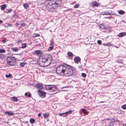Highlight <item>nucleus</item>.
I'll return each instance as SVG.
<instances>
[{
  "label": "nucleus",
  "instance_id": "21",
  "mask_svg": "<svg viewBox=\"0 0 126 126\" xmlns=\"http://www.w3.org/2000/svg\"><path fill=\"white\" fill-rule=\"evenodd\" d=\"M6 4H3V5H1V9L2 10H4V9H5L6 7Z\"/></svg>",
  "mask_w": 126,
  "mask_h": 126
},
{
  "label": "nucleus",
  "instance_id": "19",
  "mask_svg": "<svg viewBox=\"0 0 126 126\" xmlns=\"http://www.w3.org/2000/svg\"><path fill=\"white\" fill-rule=\"evenodd\" d=\"M25 95L26 96H28V97H31V93L29 92H26L25 94Z\"/></svg>",
  "mask_w": 126,
  "mask_h": 126
},
{
  "label": "nucleus",
  "instance_id": "12",
  "mask_svg": "<svg viewBox=\"0 0 126 126\" xmlns=\"http://www.w3.org/2000/svg\"><path fill=\"white\" fill-rule=\"evenodd\" d=\"M126 35V33L125 32H122L119 33L117 36L119 37H122Z\"/></svg>",
  "mask_w": 126,
  "mask_h": 126
},
{
  "label": "nucleus",
  "instance_id": "54",
  "mask_svg": "<svg viewBox=\"0 0 126 126\" xmlns=\"http://www.w3.org/2000/svg\"><path fill=\"white\" fill-rule=\"evenodd\" d=\"M11 24H8V26H11Z\"/></svg>",
  "mask_w": 126,
  "mask_h": 126
},
{
  "label": "nucleus",
  "instance_id": "39",
  "mask_svg": "<svg viewBox=\"0 0 126 126\" xmlns=\"http://www.w3.org/2000/svg\"><path fill=\"white\" fill-rule=\"evenodd\" d=\"M22 40L21 39H18L16 41L17 43H20L22 42Z\"/></svg>",
  "mask_w": 126,
  "mask_h": 126
},
{
  "label": "nucleus",
  "instance_id": "41",
  "mask_svg": "<svg viewBox=\"0 0 126 126\" xmlns=\"http://www.w3.org/2000/svg\"><path fill=\"white\" fill-rule=\"evenodd\" d=\"M109 126H114V125L111 122H110V123Z\"/></svg>",
  "mask_w": 126,
  "mask_h": 126
},
{
  "label": "nucleus",
  "instance_id": "5",
  "mask_svg": "<svg viewBox=\"0 0 126 126\" xmlns=\"http://www.w3.org/2000/svg\"><path fill=\"white\" fill-rule=\"evenodd\" d=\"M44 88L47 90H49L50 92L51 91L53 94H56L57 93V92L55 93L56 91L57 88L56 86L54 85H46Z\"/></svg>",
  "mask_w": 126,
  "mask_h": 126
},
{
  "label": "nucleus",
  "instance_id": "44",
  "mask_svg": "<svg viewBox=\"0 0 126 126\" xmlns=\"http://www.w3.org/2000/svg\"><path fill=\"white\" fill-rule=\"evenodd\" d=\"M107 46H110L111 45V44L110 43H107Z\"/></svg>",
  "mask_w": 126,
  "mask_h": 126
},
{
  "label": "nucleus",
  "instance_id": "10",
  "mask_svg": "<svg viewBox=\"0 0 126 126\" xmlns=\"http://www.w3.org/2000/svg\"><path fill=\"white\" fill-rule=\"evenodd\" d=\"M36 88L39 89H41L43 88V86L42 84L41 83H37L35 86Z\"/></svg>",
  "mask_w": 126,
  "mask_h": 126
},
{
  "label": "nucleus",
  "instance_id": "43",
  "mask_svg": "<svg viewBox=\"0 0 126 126\" xmlns=\"http://www.w3.org/2000/svg\"><path fill=\"white\" fill-rule=\"evenodd\" d=\"M21 26H24L25 25V23H23L21 24Z\"/></svg>",
  "mask_w": 126,
  "mask_h": 126
},
{
  "label": "nucleus",
  "instance_id": "56",
  "mask_svg": "<svg viewBox=\"0 0 126 126\" xmlns=\"http://www.w3.org/2000/svg\"><path fill=\"white\" fill-rule=\"evenodd\" d=\"M123 1H126V0H122Z\"/></svg>",
  "mask_w": 126,
  "mask_h": 126
},
{
  "label": "nucleus",
  "instance_id": "37",
  "mask_svg": "<svg viewBox=\"0 0 126 126\" xmlns=\"http://www.w3.org/2000/svg\"><path fill=\"white\" fill-rule=\"evenodd\" d=\"M79 6V4H77L75 5L74 6V8H78Z\"/></svg>",
  "mask_w": 126,
  "mask_h": 126
},
{
  "label": "nucleus",
  "instance_id": "26",
  "mask_svg": "<svg viewBox=\"0 0 126 126\" xmlns=\"http://www.w3.org/2000/svg\"><path fill=\"white\" fill-rule=\"evenodd\" d=\"M27 63H20L19 65L21 67H24L25 65H26Z\"/></svg>",
  "mask_w": 126,
  "mask_h": 126
},
{
  "label": "nucleus",
  "instance_id": "46",
  "mask_svg": "<svg viewBox=\"0 0 126 126\" xmlns=\"http://www.w3.org/2000/svg\"><path fill=\"white\" fill-rule=\"evenodd\" d=\"M38 115L39 117H40L41 116V114L40 113H39L38 114Z\"/></svg>",
  "mask_w": 126,
  "mask_h": 126
},
{
  "label": "nucleus",
  "instance_id": "13",
  "mask_svg": "<svg viewBox=\"0 0 126 126\" xmlns=\"http://www.w3.org/2000/svg\"><path fill=\"white\" fill-rule=\"evenodd\" d=\"M34 53L38 56L42 54L41 51L40 50H38L35 51L34 52Z\"/></svg>",
  "mask_w": 126,
  "mask_h": 126
},
{
  "label": "nucleus",
  "instance_id": "38",
  "mask_svg": "<svg viewBox=\"0 0 126 126\" xmlns=\"http://www.w3.org/2000/svg\"><path fill=\"white\" fill-rule=\"evenodd\" d=\"M97 43L99 45H101V41L100 40H98L97 41Z\"/></svg>",
  "mask_w": 126,
  "mask_h": 126
},
{
  "label": "nucleus",
  "instance_id": "52",
  "mask_svg": "<svg viewBox=\"0 0 126 126\" xmlns=\"http://www.w3.org/2000/svg\"><path fill=\"white\" fill-rule=\"evenodd\" d=\"M106 18H110V17H106Z\"/></svg>",
  "mask_w": 126,
  "mask_h": 126
},
{
  "label": "nucleus",
  "instance_id": "34",
  "mask_svg": "<svg viewBox=\"0 0 126 126\" xmlns=\"http://www.w3.org/2000/svg\"><path fill=\"white\" fill-rule=\"evenodd\" d=\"M81 76L84 78L86 76V74L84 73H82L81 74Z\"/></svg>",
  "mask_w": 126,
  "mask_h": 126
},
{
  "label": "nucleus",
  "instance_id": "14",
  "mask_svg": "<svg viewBox=\"0 0 126 126\" xmlns=\"http://www.w3.org/2000/svg\"><path fill=\"white\" fill-rule=\"evenodd\" d=\"M11 49L12 51L15 52H17L19 50V49L17 47H11Z\"/></svg>",
  "mask_w": 126,
  "mask_h": 126
},
{
  "label": "nucleus",
  "instance_id": "16",
  "mask_svg": "<svg viewBox=\"0 0 126 126\" xmlns=\"http://www.w3.org/2000/svg\"><path fill=\"white\" fill-rule=\"evenodd\" d=\"M11 99L13 101L16 102L18 101V99L15 97H13L11 98Z\"/></svg>",
  "mask_w": 126,
  "mask_h": 126
},
{
  "label": "nucleus",
  "instance_id": "3",
  "mask_svg": "<svg viewBox=\"0 0 126 126\" xmlns=\"http://www.w3.org/2000/svg\"><path fill=\"white\" fill-rule=\"evenodd\" d=\"M74 69L73 67L66 64L65 76L70 77L71 76L73 73V70Z\"/></svg>",
  "mask_w": 126,
  "mask_h": 126
},
{
  "label": "nucleus",
  "instance_id": "20",
  "mask_svg": "<svg viewBox=\"0 0 126 126\" xmlns=\"http://www.w3.org/2000/svg\"><path fill=\"white\" fill-rule=\"evenodd\" d=\"M58 114L60 116H63V117H66V115L65 113V112L62 113H59Z\"/></svg>",
  "mask_w": 126,
  "mask_h": 126
},
{
  "label": "nucleus",
  "instance_id": "36",
  "mask_svg": "<svg viewBox=\"0 0 126 126\" xmlns=\"http://www.w3.org/2000/svg\"><path fill=\"white\" fill-rule=\"evenodd\" d=\"M13 11V10L11 9H9L7 11V13H11Z\"/></svg>",
  "mask_w": 126,
  "mask_h": 126
},
{
  "label": "nucleus",
  "instance_id": "27",
  "mask_svg": "<svg viewBox=\"0 0 126 126\" xmlns=\"http://www.w3.org/2000/svg\"><path fill=\"white\" fill-rule=\"evenodd\" d=\"M72 112V110H70L67 111L65 112V113L66 115V116H67V115L71 114Z\"/></svg>",
  "mask_w": 126,
  "mask_h": 126
},
{
  "label": "nucleus",
  "instance_id": "29",
  "mask_svg": "<svg viewBox=\"0 0 126 126\" xmlns=\"http://www.w3.org/2000/svg\"><path fill=\"white\" fill-rule=\"evenodd\" d=\"M26 47V43H23L21 45V48H24Z\"/></svg>",
  "mask_w": 126,
  "mask_h": 126
},
{
  "label": "nucleus",
  "instance_id": "25",
  "mask_svg": "<svg viewBox=\"0 0 126 126\" xmlns=\"http://www.w3.org/2000/svg\"><path fill=\"white\" fill-rule=\"evenodd\" d=\"M118 13L120 15H124L125 14V12L122 10H121L118 11Z\"/></svg>",
  "mask_w": 126,
  "mask_h": 126
},
{
  "label": "nucleus",
  "instance_id": "7",
  "mask_svg": "<svg viewBox=\"0 0 126 126\" xmlns=\"http://www.w3.org/2000/svg\"><path fill=\"white\" fill-rule=\"evenodd\" d=\"M38 92L39 95L41 97H45L46 94L45 92H42L40 90H38Z\"/></svg>",
  "mask_w": 126,
  "mask_h": 126
},
{
  "label": "nucleus",
  "instance_id": "45",
  "mask_svg": "<svg viewBox=\"0 0 126 126\" xmlns=\"http://www.w3.org/2000/svg\"><path fill=\"white\" fill-rule=\"evenodd\" d=\"M106 121V120L109 121L110 120V118H107V119H105Z\"/></svg>",
  "mask_w": 126,
  "mask_h": 126
},
{
  "label": "nucleus",
  "instance_id": "30",
  "mask_svg": "<svg viewBox=\"0 0 126 126\" xmlns=\"http://www.w3.org/2000/svg\"><path fill=\"white\" fill-rule=\"evenodd\" d=\"M67 55H68L70 57H72L73 56V53L70 52H68L67 53Z\"/></svg>",
  "mask_w": 126,
  "mask_h": 126
},
{
  "label": "nucleus",
  "instance_id": "50",
  "mask_svg": "<svg viewBox=\"0 0 126 126\" xmlns=\"http://www.w3.org/2000/svg\"><path fill=\"white\" fill-rule=\"evenodd\" d=\"M103 45L105 46H107V43L104 44Z\"/></svg>",
  "mask_w": 126,
  "mask_h": 126
},
{
  "label": "nucleus",
  "instance_id": "57",
  "mask_svg": "<svg viewBox=\"0 0 126 126\" xmlns=\"http://www.w3.org/2000/svg\"><path fill=\"white\" fill-rule=\"evenodd\" d=\"M41 118H42V117H41Z\"/></svg>",
  "mask_w": 126,
  "mask_h": 126
},
{
  "label": "nucleus",
  "instance_id": "17",
  "mask_svg": "<svg viewBox=\"0 0 126 126\" xmlns=\"http://www.w3.org/2000/svg\"><path fill=\"white\" fill-rule=\"evenodd\" d=\"M102 14L103 15H111L110 13L105 11L103 12H102Z\"/></svg>",
  "mask_w": 126,
  "mask_h": 126
},
{
  "label": "nucleus",
  "instance_id": "47",
  "mask_svg": "<svg viewBox=\"0 0 126 126\" xmlns=\"http://www.w3.org/2000/svg\"><path fill=\"white\" fill-rule=\"evenodd\" d=\"M105 102L104 101H101L99 102H98V103H102L104 102Z\"/></svg>",
  "mask_w": 126,
  "mask_h": 126
},
{
  "label": "nucleus",
  "instance_id": "1",
  "mask_svg": "<svg viewBox=\"0 0 126 126\" xmlns=\"http://www.w3.org/2000/svg\"><path fill=\"white\" fill-rule=\"evenodd\" d=\"M52 58L50 55H46L41 57L40 62L41 66L46 67L49 65L51 63Z\"/></svg>",
  "mask_w": 126,
  "mask_h": 126
},
{
  "label": "nucleus",
  "instance_id": "22",
  "mask_svg": "<svg viewBox=\"0 0 126 126\" xmlns=\"http://www.w3.org/2000/svg\"><path fill=\"white\" fill-rule=\"evenodd\" d=\"M40 36L39 34H37L36 33H34L33 35V38H36L37 37H39Z\"/></svg>",
  "mask_w": 126,
  "mask_h": 126
},
{
  "label": "nucleus",
  "instance_id": "40",
  "mask_svg": "<svg viewBox=\"0 0 126 126\" xmlns=\"http://www.w3.org/2000/svg\"><path fill=\"white\" fill-rule=\"evenodd\" d=\"M3 57V55L2 54L0 53V59H2Z\"/></svg>",
  "mask_w": 126,
  "mask_h": 126
},
{
  "label": "nucleus",
  "instance_id": "28",
  "mask_svg": "<svg viewBox=\"0 0 126 126\" xmlns=\"http://www.w3.org/2000/svg\"><path fill=\"white\" fill-rule=\"evenodd\" d=\"M30 122L31 124H33L35 122V120L33 118H31L30 119Z\"/></svg>",
  "mask_w": 126,
  "mask_h": 126
},
{
  "label": "nucleus",
  "instance_id": "11",
  "mask_svg": "<svg viewBox=\"0 0 126 126\" xmlns=\"http://www.w3.org/2000/svg\"><path fill=\"white\" fill-rule=\"evenodd\" d=\"M12 111H10L9 112L6 111L4 112V113L6 115L8 116H13L14 115V113L11 112Z\"/></svg>",
  "mask_w": 126,
  "mask_h": 126
},
{
  "label": "nucleus",
  "instance_id": "31",
  "mask_svg": "<svg viewBox=\"0 0 126 126\" xmlns=\"http://www.w3.org/2000/svg\"><path fill=\"white\" fill-rule=\"evenodd\" d=\"M12 76L11 74H9L6 75L5 76L6 78H8L11 77Z\"/></svg>",
  "mask_w": 126,
  "mask_h": 126
},
{
  "label": "nucleus",
  "instance_id": "24",
  "mask_svg": "<svg viewBox=\"0 0 126 126\" xmlns=\"http://www.w3.org/2000/svg\"><path fill=\"white\" fill-rule=\"evenodd\" d=\"M23 6L26 9H27L29 7V5L27 3H24Z\"/></svg>",
  "mask_w": 126,
  "mask_h": 126
},
{
  "label": "nucleus",
  "instance_id": "35",
  "mask_svg": "<svg viewBox=\"0 0 126 126\" xmlns=\"http://www.w3.org/2000/svg\"><path fill=\"white\" fill-rule=\"evenodd\" d=\"M53 48V47L52 46H51L50 47H49L48 49V51H50L52 50Z\"/></svg>",
  "mask_w": 126,
  "mask_h": 126
},
{
  "label": "nucleus",
  "instance_id": "9",
  "mask_svg": "<svg viewBox=\"0 0 126 126\" xmlns=\"http://www.w3.org/2000/svg\"><path fill=\"white\" fill-rule=\"evenodd\" d=\"M74 60L75 63H78L80 62V59L79 56H76L74 58Z\"/></svg>",
  "mask_w": 126,
  "mask_h": 126
},
{
  "label": "nucleus",
  "instance_id": "42",
  "mask_svg": "<svg viewBox=\"0 0 126 126\" xmlns=\"http://www.w3.org/2000/svg\"><path fill=\"white\" fill-rule=\"evenodd\" d=\"M2 41L3 43H5L6 41V40L5 39H3V40H2Z\"/></svg>",
  "mask_w": 126,
  "mask_h": 126
},
{
  "label": "nucleus",
  "instance_id": "32",
  "mask_svg": "<svg viewBox=\"0 0 126 126\" xmlns=\"http://www.w3.org/2000/svg\"><path fill=\"white\" fill-rule=\"evenodd\" d=\"M121 107L123 109L125 110L126 109V104L122 106Z\"/></svg>",
  "mask_w": 126,
  "mask_h": 126
},
{
  "label": "nucleus",
  "instance_id": "51",
  "mask_svg": "<svg viewBox=\"0 0 126 126\" xmlns=\"http://www.w3.org/2000/svg\"><path fill=\"white\" fill-rule=\"evenodd\" d=\"M123 126H126V124L125 123L123 124Z\"/></svg>",
  "mask_w": 126,
  "mask_h": 126
},
{
  "label": "nucleus",
  "instance_id": "8",
  "mask_svg": "<svg viewBox=\"0 0 126 126\" xmlns=\"http://www.w3.org/2000/svg\"><path fill=\"white\" fill-rule=\"evenodd\" d=\"M90 5L91 6L98 7L99 6V4L97 2L94 1L90 3Z\"/></svg>",
  "mask_w": 126,
  "mask_h": 126
},
{
  "label": "nucleus",
  "instance_id": "23",
  "mask_svg": "<svg viewBox=\"0 0 126 126\" xmlns=\"http://www.w3.org/2000/svg\"><path fill=\"white\" fill-rule=\"evenodd\" d=\"M50 45L51 46L53 47L54 43V39L53 38H52L51 39L50 42Z\"/></svg>",
  "mask_w": 126,
  "mask_h": 126
},
{
  "label": "nucleus",
  "instance_id": "33",
  "mask_svg": "<svg viewBox=\"0 0 126 126\" xmlns=\"http://www.w3.org/2000/svg\"><path fill=\"white\" fill-rule=\"evenodd\" d=\"M6 52L5 50L4 49H0V53H5Z\"/></svg>",
  "mask_w": 126,
  "mask_h": 126
},
{
  "label": "nucleus",
  "instance_id": "4",
  "mask_svg": "<svg viewBox=\"0 0 126 126\" xmlns=\"http://www.w3.org/2000/svg\"><path fill=\"white\" fill-rule=\"evenodd\" d=\"M65 65H61L57 67L56 69L57 74L61 76H65Z\"/></svg>",
  "mask_w": 126,
  "mask_h": 126
},
{
  "label": "nucleus",
  "instance_id": "49",
  "mask_svg": "<svg viewBox=\"0 0 126 126\" xmlns=\"http://www.w3.org/2000/svg\"><path fill=\"white\" fill-rule=\"evenodd\" d=\"M3 22L1 20H0V24L1 23H2Z\"/></svg>",
  "mask_w": 126,
  "mask_h": 126
},
{
  "label": "nucleus",
  "instance_id": "18",
  "mask_svg": "<svg viewBox=\"0 0 126 126\" xmlns=\"http://www.w3.org/2000/svg\"><path fill=\"white\" fill-rule=\"evenodd\" d=\"M81 111L84 113V115L85 116L88 113V112L86 111L85 109H81Z\"/></svg>",
  "mask_w": 126,
  "mask_h": 126
},
{
  "label": "nucleus",
  "instance_id": "48",
  "mask_svg": "<svg viewBox=\"0 0 126 126\" xmlns=\"http://www.w3.org/2000/svg\"><path fill=\"white\" fill-rule=\"evenodd\" d=\"M19 25V24L18 23H16V26H17L18 25Z\"/></svg>",
  "mask_w": 126,
  "mask_h": 126
},
{
  "label": "nucleus",
  "instance_id": "53",
  "mask_svg": "<svg viewBox=\"0 0 126 126\" xmlns=\"http://www.w3.org/2000/svg\"><path fill=\"white\" fill-rule=\"evenodd\" d=\"M67 88V87H66L65 86V87H62V88Z\"/></svg>",
  "mask_w": 126,
  "mask_h": 126
},
{
  "label": "nucleus",
  "instance_id": "15",
  "mask_svg": "<svg viewBox=\"0 0 126 126\" xmlns=\"http://www.w3.org/2000/svg\"><path fill=\"white\" fill-rule=\"evenodd\" d=\"M49 116V114L48 113H46L43 114V116L45 119L48 118Z\"/></svg>",
  "mask_w": 126,
  "mask_h": 126
},
{
  "label": "nucleus",
  "instance_id": "6",
  "mask_svg": "<svg viewBox=\"0 0 126 126\" xmlns=\"http://www.w3.org/2000/svg\"><path fill=\"white\" fill-rule=\"evenodd\" d=\"M6 61L7 63L10 66H13L16 63L15 59L13 56H8L7 59Z\"/></svg>",
  "mask_w": 126,
  "mask_h": 126
},
{
  "label": "nucleus",
  "instance_id": "58",
  "mask_svg": "<svg viewBox=\"0 0 126 126\" xmlns=\"http://www.w3.org/2000/svg\"><path fill=\"white\" fill-rule=\"evenodd\" d=\"M120 67H121V66H120Z\"/></svg>",
  "mask_w": 126,
  "mask_h": 126
},
{
  "label": "nucleus",
  "instance_id": "55",
  "mask_svg": "<svg viewBox=\"0 0 126 126\" xmlns=\"http://www.w3.org/2000/svg\"><path fill=\"white\" fill-rule=\"evenodd\" d=\"M115 47L117 48H118V47H116V46H115Z\"/></svg>",
  "mask_w": 126,
  "mask_h": 126
},
{
  "label": "nucleus",
  "instance_id": "2",
  "mask_svg": "<svg viewBox=\"0 0 126 126\" xmlns=\"http://www.w3.org/2000/svg\"><path fill=\"white\" fill-rule=\"evenodd\" d=\"M46 8L48 10L51 11H53L56 8L55 5H58V3L54 0H48L47 2Z\"/></svg>",
  "mask_w": 126,
  "mask_h": 126
}]
</instances>
